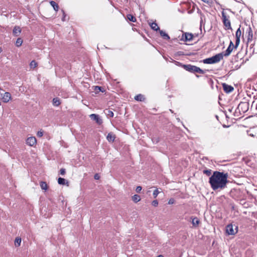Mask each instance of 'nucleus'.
<instances>
[{
	"label": "nucleus",
	"mask_w": 257,
	"mask_h": 257,
	"mask_svg": "<svg viewBox=\"0 0 257 257\" xmlns=\"http://www.w3.org/2000/svg\"><path fill=\"white\" fill-rule=\"evenodd\" d=\"M209 182L212 189L215 191L225 187V174L223 172L215 171L209 178Z\"/></svg>",
	"instance_id": "f257e3e1"
},
{
	"label": "nucleus",
	"mask_w": 257,
	"mask_h": 257,
	"mask_svg": "<svg viewBox=\"0 0 257 257\" xmlns=\"http://www.w3.org/2000/svg\"><path fill=\"white\" fill-rule=\"evenodd\" d=\"M223 58V53H221L211 57L205 59L203 62L205 64H214L219 62Z\"/></svg>",
	"instance_id": "f03ea898"
},
{
	"label": "nucleus",
	"mask_w": 257,
	"mask_h": 257,
	"mask_svg": "<svg viewBox=\"0 0 257 257\" xmlns=\"http://www.w3.org/2000/svg\"><path fill=\"white\" fill-rule=\"evenodd\" d=\"M238 226L235 224L230 223L226 226V234L234 235L238 232Z\"/></svg>",
	"instance_id": "7ed1b4c3"
},
{
	"label": "nucleus",
	"mask_w": 257,
	"mask_h": 257,
	"mask_svg": "<svg viewBox=\"0 0 257 257\" xmlns=\"http://www.w3.org/2000/svg\"><path fill=\"white\" fill-rule=\"evenodd\" d=\"M176 63L180 64V66H181L182 68H183L186 71L191 72L195 73L196 69H197V66L194 65H192L191 64H182L180 62L175 61Z\"/></svg>",
	"instance_id": "20e7f679"
},
{
	"label": "nucleus",
	"mask_w": 257,
	"mask_h": 257,
	"mask_svg": "<svg viewBox=\"0 0 257 257\" xmlns=\"http://www.w3.org/2000/svg\"><path fill=\"white\" fill-rule=\"evenodd\" d=\"M255 44V42H247L246 43V54H248L249 57L252 56L253 53L255 52L254 48H253Z\"/></svg>",
	"instance_id": "39448f33"
},
{
	"label": "nucleus",
	"mask_w": 257,
	"mask_h": 257,
	"mask_svg": "<svg viewBox=\"0 0 257 257\" xmlns=\"http://www.w3.org/2000/svg\"><path fill=\"white\" fill-rule=\"evenodd\" d=\"M249 104L246 102H241L238 105L237 109L239 111L243 113L246 112L248 109Z\"/></svg>",
	"instance_id": "423d86ee"
},
{
	"label": "nucleus",
	"mask_w": 257,
	"mask_h": 257,
	"mask_svg": "<svg viewBox=\"0 0 257 257\" xmlns=\"http://www.w3.org/2000/svg\"><path fill=\"white\" fill-rule=\"evenodd\" d=\"M193 35L191 33H185L182 34L181 40L183 41H191L193 40Z\"/></svg>",
	"instance_id": "0eeeda50"
},
{
	"label": "nucleus",
	"mask_w": 257,
	"mask_h": 257,
	"mask_svg": "<svg viewBox=\"0 0 257 257\" xmlns=\"http://www.w3.org/2000/svg\"><path fill=\"white\" fill-rule=\"evenodd\" d=\"M246 33L247 34V42H254L253 40L252 31L250 27H249L247 28Z\"/></svg>",
	"instance_id": "6e6552de"
},
{
	"label": "nucleus",
	"mask_w": 257,
	"mask_h": 257,
	"mask_svg": "<svg viewBox=\"0 0 257 257\" xmlns=\"http://www.w3.org/2000/svg\"><path fill=\"white\" fill-rule=\"evenodd\" d=\"M37 140L35 137H31L28 138L26 140V143L30 146H34L36 144Z\"/></svg>",
	"instance_id": "1a4fd4ad"
},
{
	"label": "nucleus",
	"mask_w": 257,
	"mask_h": 257,
	"mask_svg": "<svg viewBox=\"0 0 257 257\" xmlns=\"http://www.w3.org/2000/svg\"><path fill=\"white\" fill-rule=\"evenodd\" d=\"M91 119L95 120L98 124H100L102 122V119L100 118L99 115L96 114H91L90 115Z\"/></svg>",
	"instance_id": "9d476101"
},
{
	"label": "nucleus",
	"mask_w": 257,
	"mask_h": 257,
	"mask_svg": "<svg viewBox=\"0 0 257 257\" xmlns=\"http://www.w3.org/2000/svg\"><path fill=\"white\" fill-rule=\"evenodd\" d=\"M241 35V31L240 28H238L236 32L235 36V47L237 48L240 42V36Z\"/></svg>",
	"instance_id": "9b49d317"
},
{
	"label": "nucleus",
	"mask_w": 257,
	"mask_h": 257,
	"mask_svg": "<svg viewBox=\"0 0 257 257\" xmlns=\"http://www.w3.org/2000/svg\"><path fill=\"white\" fill-rule=\"evenodd\" d=\"M11 94L10 92H6L4 93L2 99L3 102L5 103L8 102L11 99Z\"/></svg>",
	"instance_id": "f8f14e48"
},
{
	"label": "nucleus",
	"mask_w": 257,
	"mask_h": 257,
	"mask_svg": "<svg viewBox=\"0 0 257 257\" xmlns=\"http://www.w3.org/2000/svg\"><path fill=\"white\" fill-rule=\"evenodd\" d=\"M234 48H236L235 46L233 45V43L232 41L230 42V44L227 49H226V56L229 55L231 52L232 51Z\"/></svg>",
	"instance_id": "ddd939ff"
},
{
	"label": "nucleus",
	"mask_w": 257,
	"mask_h": 257,
	"mask_svg": "<svg viewBox=\"0 0 257 257\" xmlns=\"http://www.w3.org/2000/svg\"><path fill=\"white\" fill-rule=\"evenodd\" d=\"M21 32V29L20 27L15 26L13 29V33L14 36H18Z\"/></svg>",
	"instance_id": "4468645a"
},
{
	"label": "nucleus",
	"mask_w": 257,
	"mask_h": 257,
	"mask_svg": "<svg viewBox=\"0 0 257 257\" xmlns=\"http://www.w3.org/2000/svg\"><path fill=\"white\" fill-rule=\"evenodd\" d=\"M106 139L108 142H113L115 139V137L112 133H109L108 134Z\"/></svg>",
	"instance_id": "2eb2a0df"
},
{
	"label": "nucleus",
	"mask_w": 257,
	"mask_h": 257,
	"mask_svg": "<svg viewBox=\"0 0 257 257\" xmlns=\"http://www.w3.org/2000/svg\"><path fill=\"white\" fill-rule=\"evenodd\" d=\"M200 223V221L197 217L192 218V223L194 227H197Z\"/></svg>",
	"instance_id": "dca6fc26"
},
{
	"label": "nucleus",
	"mask_w": 257,
	"mask_h": 257,
	"mask_svg": "<svg viewBox=\"0 0 257 257\" xmlns=\"http://www.w3.org/2000/svg\"><path fill=\"white\" fill-rule=\"evenodd\" d=\"M160 35L165 40H169L170 39L169 35L162 30H159Z\"/></svg>",
	"instance_id": "f3484780"
},
{
	"label": "nucleus",
	"mask_w": 257,
	"mask_h": 257,
	"mask_svg": "<svg viewBox=\"0 0 257 257\" xmlns=\"http://www.w3.org/2000/svg\"><path fill=\"white\" fill-rule=\"evenodd\" d=\"M50 4L56 12H57L58 11L59 7L58 5L55 2L51 1L50 2Z\"/></svg>",
	"instance_id": "a211bd4d"
},
{
	"label": "nucleus",
	"mask_w": 257,
	"mask_h": 257,
	"mask_svg": "<svg viewBox=\"0 0 257 257\" xmlns=\"http://www.w3.org/2000/svg\"><path fill=\"white\" fill-rule=\"evenodd\" d=\"M135 99L137 101H143L145 100V98L143 95L139 94L135 97Z\"/></svg>",
	"instance_id": "6ab92c4d"
},
{
	"label": "nucleus",
	"mask_w": 257,
	"mask_h": 257,
	"mask_svg": "<svg viewBox=\"0 0 257 257\" xmlns=\"http://www.w3.org/2000/svg\"><path fill=\"white\" fill-rule=\"evenodd\" d=\"M104 112H105V114L107 116V117H113L114 113L112 110L106 109L104 110Z\"/></svg>",
	"instance_id": "aec40b11"
},
{
	"label": "nucleus",
	"mask_w": 257,
	"mask_h": 257,
	"mask_svg": "<svg viewBox=\"0 0 257 257\" xmlns=\"http://www.w3.org/2000/svg\"><path fill=\"white\" fill-rule=\"evenodd\" d=\"M151 28L154 31L160 30V28L158 27L157 24L155 22H153L150 24Z\"/></svg>",
	"instance_id": "412c9836"
},
{
	"label": "nucleus",
	"mask_w": 257,
	"mask_h": 257,
	"mask_svg": "<svg viewBox=\"0 0 257 257\" xmlns=\"http://www.w3.org/2000/svg\"><path fill=\"white\" fill-rule=\"evenodd\" d=\"M60 100L58 97H55L53 99V104L54 106H58L60 104Z\"/></svg>",
	"instance_id": "4be33fe9"
},
{
	"label": "nucleus",
	"mask_w": 257,
	"mask_h": 257,
	"mask_svg": "<svg viewBox=\"0 0 257 257\" xmlns=\"http://www.w3.org/2000/svg\"><path fill=\"white\" fill-rule=\"evenodd\" d=\"M234 87L228 84H226V93H229L233 91Z\"/></svg>",
	"instance_id": "5701e85b"
},
{
	"label": "nucleus",
	"mask_w": 257,
	"mask_h": 257,
	"mask_svg": "<svg viewBox=\"0 0 257 257\" xmlns=\"http://www.w3.org/2000/svg\"><path fill=\"white\" fill-rule=\"evenodd\" d=\"M40 186L42 189L47 190L48 189V186L45 182L41 181L40 182Z\"/></svg>",
	"instance_id": "b1692460"
},
{
	"label": "nucleus",
	"mask_w": 257,
	"mask_h": 257,
	"mask_svg": "<svg viewBox=\"0 0 257 257\" xmlns=\"http://www.w3.org/2000/svg\"><path fill=\"white\" fill-rule=\"evenodd\" d=\"M232 30L230 25V21L227 18V16H226V30Z\"/></svg>",
	"instance_id": "393cba45"
},
{
	"label": "nucleus",
	"mask_w": 257,
	"mask_h": 257,
	"mask_svg": "<svg viewBox=\"0 0 257 257\" xmlns=\"http://www.w3.org/2000/svg\"><path fill=\"white\" fill-rule=\"evenodd\" d=\"M126 17H127V19L129 21H130L131 22H136V20H137L136 18L134 16H133L132 15L128 14Z\"/></svg>",
	"instance_id": "a878e982"
},
{
	"label": "nucleus",
	"mask_w": 257,
	"mask_h": 257,
	"mask_svg": "<svg viewBox=\"0 0 257 257\" xmlns=\"http://www.w3.org/2000/svg\"><path fill=\"white\" fill-rule=\"evenodd\" d=\"M132 200H133L134 202L137 203L140 201L141 197L139 195L136 194L132 197Z\"/></svg>",
	"instance_id": "bb28decb"
},
{
	"label": "nucleus",
	"mask_w": 257,
	"mask_h": 257,
	"mask_svg": "<svg viewBox=\"0 0 257 257\" xmlns=\"http://www.w3.org/2000/svg\"><path fill=\"white\" fill-rule=\"evenodd\" d=\"M21 238L17 237L15 240V245L16 246H19L21 245Z\"/></svg>",
	"instance_id": "cd10ccee"
},
{
	"label": "nucleus",
	"mask_w": 257,
	"mask_h": 257,
	"mask_svg": "<svg viewBox=\"0 0 257 257\" xmlns=\"http://www.w3.org/2000/svg\"><path fill=\"white\" fill-rule=\"evenodd\" d=\"M22 43H23L22 39L20 38H18L16 41V46L17 47H20L22 45Z\"/></svg>",
	"instance_id": "c85d7f7f"
},
{
	"label": "nucleus",
	"mask_w": 257,
	"mask_h": 257,
	"mask_svg": "<svg viewBox=\"0 0 257 257\" xmlns=\"http://www.w3.org/2000/svg\"><path fill=\"white\" fill-rule=\"evenodd\" d=\"M58 183L60 185H64L65 183V179L60 177L58 179Z\"/></svg>",
	"instance_id": "c756f323"
},
{
	"label": "nucleus",
	"mask_w": 257,
	"mask_h": 257,
	"mask_svg": "<svg viewBox=\"0 0 257 257\" xmlns=\"http://www.w3.org/2000/svg\"><path fill=\"white\" fill-rule=\"evenodd\" d=\"M195 73H198L199 74H203L205 73V70H203L200 69L199 67H197V69H196Z\"/></svg>",
	"instance_id": "7c9ffc66"
},
{
	"label": "nucleus",
	"mask_w": 257,
	"mask_h": 257,
	"mask_svg": "<svg viewBox=\"0 0 257 257\" xmlns=\"http://www.w3.org/2000/svg\"><path fill=\"white\" fill-rule=\"evenodd\" d=\"M221 14H222V18H221L223 24V25L225 26V12H224V9H222Z\"/></svg>",
	"instance_id": "2f4dec72"
},
{
	"label": "nucleus",
	"mask_w": 257,
	"mask_h": 257,
	"mask_svg": "<svg viewBox=\"0 0 257 257\" xmlns=\"http://www.w3.org/2000/svg\"><path fill=\"white\" fill-rule=\"evenodd\" d=\"M30 66L31 68H35L37 66V63L35 60H33L31 62Z\"/></svg>",
	"instance_id": "473e14b6"
},
{
	"label": "nucleus",
	"mask_w": 257,
	"mask_h": 257,
	"mask_svg": "<svg viewBox=\"0 0 257 257\" xmlns=\"http://www.w3.org/2000/svg\"><path fill=\"white\" fill-rule=\"evenodd\" d=\"M240 203L241 204H242V205H243V206L245 207V208H247L248 207V204L247 203H246L244 200H240Z\"/></svg>",
	"instance_id": "72a5a7b5"
},
{
	"label": "nucleus",
	"mask_w": 257,
	"mask_h": 257,
	"mask_svg": "<svg viewBox=\"0 0 257 257\" xmlns=\"http://www.w3.org/2000/svg\"><path fill=\"white\" fill-rule=\"evenodd\" d=\"M204 174H206L207 176H210L211 174V170H204L203 171Z\"/></svg>",
	"instance_id": "f704fd0d"
},
{
	"label": "nucleus",
	"mask_w": 257,
	"mask_h": 257,
	"mask_svg": "<svg viewBox=\"0 0 257 257\" xmlns=\"http://www.w3.org/2000/svg\"><path fill=\"white\" fill-rule=\"evenodd\" d=\"M159 193V191H158V189H156V190H155L153 192L154 198H156L157 197Z\"/></svg>",
	"instance_id": "c9c22d12"
},
{
	"label": "nucleus",
	"mask_w": 257,
	"mask_h": 257,
	"mask_svg": "<svg viewBox=\"0 0 257 257\" xmlns=\"http://www.w3.org/2000/svg\"><path fill=\"white\" fill-rule=\"evenodd\" d=\"M223 96V94H222L221 95H219V97H218V98H219V100H218V103L219 104H220V105L223 108H224L223 106H222V103L221 102V101L222 100V98H221V96Z\"/></svg>",
	"instance_id": "e433bc0d"
},
{
	"label": "nucleus",
	"mask_w": 257,
	"mask_h": 257,
	"mask_svg": "<svg viewBox=\"0 0 257 257\" xmlns=\"http://www.w3.org/2000/svg\"><path fill=\"white\" fill-rule=\"evenodd\" d=\"M37 135L38 137H42L43 136V132L42 131H39L37 132Z\"/></svg>",
	"instance_id": "4c0bfd02"
},
{
	"label": "nucleus",
	"mask_w": 257,
	"mask_h": 257,
	"mask_svg": "<svg viewBox=\"0 0 257 257\" xmlns=\"http://www.w3.org/2000/svg\"><path fill=\"white\" fill-rule=\"evenodd\" d=\"M95 90L96 91H97V90H99L100 91H101V92H103L104 91L103 88H102L101 87L98 86H95Z\"/></svg>",
	"instance_id": "58836bf2"
},
{
	"label": "nucleus",
	"mask_w": 257,
	"mask_h": 257,
	"mask_svg": "<svg viewBox=\"0 0 257 257\" xmlns=\"http://www.w3.org/2000/svg\"><path fill=\"white\" fill-rule=\"evenodd\" d=\"M153 206L156 207L158 205V201L157 200H154L152 202Z\"/></svg>",
	"instance_id": "ea45409f"
},
{
	"label": "nucleus",
	"mask_w": 257,
	"mask_h": 257,
	"mask_svg": "<svg viewBox=\"0 0 257 257\" xmlns=\"http://www.w3.org/2000/svg\"><path fill=\"white\" fill-rule=\"evenodd\" d=\"M65 169L64 168H61L60 170V173L62 175H64L65 174Z\"/></svg>",
	"instance_id": "a19ab883"
},
{
	"label": "nucleus",
	"mask_w": 257,
	"mask_h": 257,
	"mask_svg": "<svg viewBox=\"0 0 257 257\" xmlns=\"http://www.w3.org/2000/svg\"><path fill=\"white\" fill-rule=\"evenodd\" d=\"M142 187L141 186H138L137 188H136V192L137 193H139L140 192V191L142 190Z\"/></svg>",
	"instance_id": "79ce46f5"
},
{
	"label": "nucleus",
	"mask_w": 257,
	"mask_h": 257,
	"mask_svg": "<svg viewBox=\"0 0 257 257\" xmlns=\"http://www.w3.org/2000/svg\"><path fill=\"white\" fill-rule=\"evenodd\" d=\"M62 12L63 13V18L62 19V20L63 21H65V18L66 17V15H65L64 11L63 10H62Z\"/></svg>",
	"instance_id": "37998d69"
},
{
	"label": "nucleus",
	"mask_w": 257,
	"mask_h": 257,
	"mask_svg": "<svg viewBox=\"0 0 257 257\" xmlns=\"http://www.w3.org/2000/svg\"><path fill=\"white\" fill-rule=\"evenodd\" d=\"M174 203V200L173 199H170L168 201V204H172Z\"/></svg>",
	"instance_id": "c03bdc74"
},
{
	"label": "nucleus",
	"mask_w": 257,
	"mask_h": 257,
	"mask_svg": "<svg viewBox=\"0 0 257 257\" xmlns=\"http://www.w3.org/2000/svg\"><path fill=\"white\" fill-rule=\"evenodd\" d=\"M94 178L95 180H98L99 179V176L98 174H96L94 175Z\"/></svg>",
	"instance_id": "a18cd8bd"
},
{
	"label": "nucleus",
	"mask_w": 257,
	"mask_h": 257,
	"mask_svg": "<svg viewBox=\"0 0 257 257\" xmlns=\"http://www.w3.org/2000/svg\"><path fill=\"white\" fill-rule=\"evenodd\" d=\"M232 109L233 107H231V106H227V110L229 112L231 113Z\"/></svg>",
	"instance_id": "49530a36"
},
{
	"label": "nucleus",
	"mask_w": 257,
	"mask_h": 257,
	"mask_svg": "<svg viewBox=\"0 0 257 257\" xmlns=\"http://www.w3.org/2000/svg\"><path fill=\"white\" fill-rule=\"evenodd\" d=\"M152 141H153V142H156V143L158 142V139H152Z\"/></svg>",
	"instance_id": "de8ad7c7"
},
{
	"label": "nucleus",
	"mask_w": 257,
	"mask_h": 257,
	"mask_svg": "<svg viewBox=\"0 0 257 257\" xmlns=\"http://www.w3.org/2000/svg\"><path fill=\"white\" fill-rule=\"evenodd\" d=\"M222 88H223V90L225 91V83H223L222 84Z\"/></svg>",
	"instance_id": "09e8293b"
},
{
	"label": "nucleus",
	"mask_w": 257,
	"mask_h": 257,
	"mask_svg": "<svg viewBox=\"0 0 257 257\" xmlns=\"http://www.w3.org/2000/svg\"><path fill=\"white\" fill-rule=\"evenodd\" d=\"M230 205L231 206V209L232 210H234V205L232 204H230Z\"/></svg>",
	"instance_id": "8fccbe9b"
},
{
	"label": "nucleus",
	"mask_w": 257,
	"mask_h": 257,
	"mask_svg": "<svg viewBox=\"0 0 257 257\" xmlns=\"http://www.w3.org/2000/svg\"><path fill=\"white\" fill-rule=\"evenodd\" d=\"M227 177H228L227 173H226V176H225V177H226V183L227 182Z\"/></svg>",
	"instance_id": "3c124183"
},
{
	"label": "nucleus",
	"mask_w": 257,
	"mask_h": 257,
	"mask_svg": "<svg viewBox=\"0 0 257 257\" xmlns=\"http://www.w3.org/2000/svg\"><path fill=\"white\" fill-rule=\"evenodd\" d=\"M248 135H249V136L252 137H253L254 136V135H253V134H248Z\"/></svg>",
	"instance_id": "603ef678"
},
{
	"label": "nucleus",
	"mask_w": 257,
	"mask_h": 257,
	"mask_svg": "<svg viewBox=\"0 0 257 257\" xmlns=\"http://www.w3.org/2000/svg\"><path fill=\"white\" fill-rule=\"evenodd\" d=\"M201 1L204 2H205V3H208V0H201Z\"/></svg>",
	"instance_id": "864d4df0"
},
{
	"label": "nucleus",
	"mask_w": 257,
	"mask_h": 257,
	"mask_svg": "<svg viewBox=\"0 0 257 257\" xmlns=\"http://www.w3.org/2000/svg\"><path fill=\"white\" fill-rule=\"evenodd\" d=\"M157 257H164L162 255H159Z\"/></svg>",
	"instance_id": "5fc2aeb1"
},
{
	"label": "nucleus",
	"mask_w": 257,
	"mask_h": 257,
	"mask_svg": "<svg viewBox=\"0 0 257 257\" xmlns=\"http://www.w3.org/2000/svg\"><path fill=\"white\" fill-rule=\"evenodd\" d=\"M215 117L218 120V115H216Z\"/></svg>",
	"instance_id": "6e6d98bb"
},
{
	"label": "nucleus",
	"mask_w": 257,
	"mask_h": 257,
	"mask_svg": "<svg viewBox=\"0 0 257 257\" xmlns=\"http://www.w3.org/2000/svg\"><path fill=\"white\" fill-rule=\"evenodd\" d=\"M229 126V125H225L226 128L228 127Z\"/></svg>",
	"instance_id": "4d7b16f0"
},
{
	"label": "nucleus",
	"mask_w": 257,
	"mask_h": 257,
	"mask_svg": "<svg viewBox=\"0 0 257 257\" xmlns=\"http://www.w3.org/2000/svg\"><path fill=\"white\" fill-rule=\"evenodd\" d=\"M225 117H226V118L228 117V116H227V114H226Z\"/></svg>",
	"instance_id": "13d9d810"
},
{
	"label": "nucleus",
	"mask_w": 257,
	"mask_h": 257,
	"mask_svg": "<svg viewBox=\"0 0 257 257\" xmlns=\"http://www.w3.org/2000/svg\"><path fill=\"white\" fill-rule=\"evenodd\" d=\"M170 111H171V112L173 113V111L172 110V109H170Z\"/></svg>",
	"instance_id": "bf43d9fd"
},
{
	"label": "nucleus",
	"mask_w": 257,
	"mask_h": 257,
	"mask_svg": "<svg viewBox=\"0 0 257 257\" xmlns=\"http://www.w3.org/2000/svg\"><path fill=\"white\" fill-rule=\"evenodd\" d=\"M223 127H225V124H223Z\"/></svg>",
	"instance_id": "052dcab7"
},
{
	"label": "nucleus",
	"mask_w": 257,
	"mask_h": 257,
	"mask_svg": "<svg viewBox=\"0 0 257 257\" xmlns=\"http://www.w3.org/2000/svg\"><path fill=\"white\" fill-rule=\"evenodd\" d=\"M1 51H2V49H1V48H0V53L1 52Z\"/></svg>",
	"instance_id": "680f3d73"
},
{
	"label": "nucleus",
	"mask_w": 257,
	"mask_h": 257,
	"mask_svg": "<svg viewBox=\"0 0 257 257\" xmlns=\"http://www.w3.org/2000/svg\"><path fill=\"white\" fill-rule=\"evenodd\" d=\"M255 53H257V51H256Z\"/></svg>",
	"instance_id": "e2e57ef3"
},
{
	"label": "nucleus",
	"mask_w": 257,
	"mask_h": 257,
	"mask_svg": "<svg viewBox=\"0 0 257 257\" xmlns=\"http://www.w3.org/2000/svg\"><path fill=\"white\" fill-rule=\"evenodd\" d=\"M193 257H196V256H193Z\"/></svg>",
	"instance_id": "0e129e2a"
}]
</instances>
